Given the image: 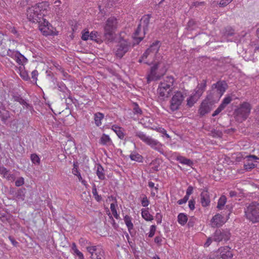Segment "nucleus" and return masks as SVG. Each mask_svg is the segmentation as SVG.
<instances>
[{
  "label": "nucleus",
  "mask_w": 259,
  "mask_h": 259,
  "mask_svg": "<svg viewBox=\"0 0 259 259\" xmlns=\"http://www.w3.org/2000/svg\"><path fill=\"white\" fill-rule=\"evenodd\" d=\"M0 174L3 175V177L8 180L14 181L15 176L13 174H11L9 171L4 166L0 167Z\"/></svg>",
  "instance_id": "4be33fe9"
},
{
  "label": "nucleus",
  "mask_w": 259,
  "mask_h": 259,
  "mask_svg": "<svg viewBox=\"0 0 259 259\" xmlns=\"http://www.w3.org/2000/svg\"><path fill=\"white\" fill-rule=\"evenodd\" d=\"M135 135L139 138L143 142L150 146L152 149L158 151L161 154L164 153L162 145L157 140L152 139L149 136H147L143 132L141 131L136 132Z\"/></svg>",
  "instance_id": "20e7f679"
},
{
  "label": "nucleus",
  "mask_w": 259,
  "mask_h": 259,
  "mask_svg": "<svg viewBox=\"0 0 259 259\" xmlns=\"http://www.w3.org/2000/svg\"><path fill=\"white\" fill-rule=\"evenodd\" d=\"M20 75L21 77L25 80H27L29 78L27 73L25 72H21Z\"/></svg>",
  "instance_id": "774afa93"
},
{
  "label": "nucleus",
  "mask_w": 259,
  "mask_h": 259,
  "mask_svg": "<svg viewBox=\"0 0 259 259\" xmlns=\"http://www.w3.org/2000/svg\"><path fill=\"white\" fill-rule=\"evenodd\" d=\"M141 203L143 206L146 207L149 204V201L147 199V197L146 196H145L143 198L141 201Z\"/></svg>",
  "instance_id": "5fc2aeb1"
},
{
  "label": "nucleus",
  "mask_w": 259,
  "mask_h": 259,
  "mask_svg": "<svg viewBox=\"0 0 259 259\" xmlns=\"http://www.w3.org/2000/svg\"><path fill=\"white\" fill-rule=\"evenodd\" d=\"M30 159L33 164L38 165L40 163V159L36 154H32L30 156Z\"/></svg>",
  "instance_id": "e433bc0d"
},
{
  "label": "nucleus",
  "mask_w": 259,
  "mask_h": 259,
  "mask_svg": "<svg viewBox=\"0 0 259 259\" xmlns=\"http://www.w3.org/2000/svg\"><path fill=\"white\" fill-rule=\"evenodd\" d=\"M124 221L129 231L133 229L134 226L132 222V219L130 216L125 215L124 218Z\"/></svg>",
  "instance_id": "c9c22d12"
},
{
  "label": "nucleus",
  "mask_w": 259,
  "mask_h": 259,
  "mask_svg": "<svg viewBox=\"0 0 259 259\" xmlns=\"http://www.w3.org/2000/svg\"><path fill=\"white\" fill-rule=\"evenodd\" d=\"M206 86V80H203L201 83L198 84L193 94L194 95L196 98L199 99L205 90Z\"/></svg>",
  "instance_id": "dca6fc26"
},
{
  "label": "nucleus",
  "mask_w": 259,
  "mask_h": 259,
  "mask_svg": "<svg viewBox=\"0 0 259 259\" xmlns=\"http://www.w3.org/2000/svg\"><path fill=\"white\" fill-rule=\"evenodd\" d=\"M9 239L14 246H16L18 245V242H17L12 236H9Z\"/></svg>",
  "instance_id": "69168bd1"
},
{
  "label": "nucleus",
  "mask_w": 259,
  "mask_h": 259,
  "mask_svg": "<svg viewBox=\"0 0 259 259\" xmlns=\"http://www.w3.org/2000/svg\"><path fill=\"white\" fill-rule=\"evenodd\" d=\"M38 74V73L36 70H34L32 71L31 72V77L33 79V80L34 81H35V82H36V80H37V77Z\"/></svg>",
  "instance_id": "13d9d810"
},
{
  "label": "nucleus",
  "mask_w": 259,
  "mask_h": 259,
  "mask_svg": "<svg viewBox=\"0 0 259 259\" xmlns=\"http://www.w3.org/2000/svg\"><path fill=\"white\" fill-rule=\"evenodd\" d=\"M92 193H93V196H94L95 199L98 202H100L101 200V199H102V197H101V196L100 195H98V192H97V188H96V186L95 185V184L93 185V189H92Z\"/></svg>",
  "instance_id": "58836bf2"
},
{
  "label": "nucleus",
  "mask_w": 259,
  "mask_h": 259,
  "mask_svg": "<svg viewBox=\"0 0 259 259\" xmlns=\"http://www.w3.org/2000/svg\"><path fill=\"white\" fill-rule=\"evenodd\" d=\"M177 160L181 163L186 164L188 165H190L192 164V162L191 160L189 159H187L183 156L178 157Z\"/></svg>",
  "instance_id": "a19ab883"
},
{
  "label": "nucleus",
  "mask_w": 259,
  "mask_h": 259,
  "mask_svg": "<svg viewBox=\"0 0 259 259\" xmlns=\"http://www.w3.org/2000/svg\"><path fill=\"white\" fill-rule=\"evenodd\" d=\"M19 52L17 51L9 49L8 51H7V52L0 51V54L2 56H6L7 55L15 60L17 55L18 54Z\"/></svg>",
  "instance_id": "bb28decb"
},
{
  "label": "nucleus",
  "mask_w": 259,
  "mask_h": 259,
  "mask_svg": "<svg viewBox=\"0 0 259 259\" xmlns=\"http://www.w3.org/2000/svg\"><path fill=\"white\" fill-rule=\"evenodd\" d=\"M226 200L227 199L226 196L224 195L222 196L218 201L217 207L219 209H222V208L225 205Z\"/></svg>",
  "instance_id": "ea45409f"
},
{
  "label": "nucleus",
  "mask_w": 259,
  "mask_h": 259,
  "mask_svg": "<svg viewBox=\"0 0 259 259\" xmlns=\"http://www.w3.org/2000/svg\"><path fill=\"white\" fill-rule=\"evenodd\" d=\"M251 109V105L248 102H243L240 104L235 111L237 120L240 121L245 120L249 116Z\"/></svg>",
  "instance_id": "39448f33"
},
{
  "label": "nucleus",
  "mask_w": 259,
  "mask_h": 259,
  "mask_svg": "<svg viewBox=\"0 0 259 259\" xmlns=\"http://www.w3.org/2000/svg\"><path fill=\"white\" fill-rule=\"evenodd\" d=\"M25 189H20L15 193V196L18 200L23 201L25 197Z\"/></svg>",
  "instance_id": "cd10ccee"
},
{
  "label": "nucleus",
  "mask_w": 259,
  "mask_h": 259,
  "mask_svg": "<svg viewBox=\"0 0 259 259\" xmlns=\"http://www.w3.org/2000/svg\"><path fill=\"white\" fill-rule=\"evenodd\" d=\"M99 33L97 31H92L90 34V39L94 40L98 43L101 42V39L99 37Z\"/></svg>",
  "instance_id": "473e14b6"
},
{
  "label": "nucleus",
  "mask_w": 259,
  "mask_h": 259,
  "mask_svg": "<svg viewBox=\"0 0 259 259\" xmlns=\"http://www.w3.org/2000/svg\"><path fill=\"white\" fill-rule=\"evenodd\" d=\"M15 60L17 63L21 65H23L27 61V59L20 52L17 55Z\"/></svg>",
  "instance_id": "7c9ffc66"
},
{
  "label": "nucleus",
  "mask_w": 259,
  "mask_h": 259,
  "mask_svg": "<svg viewBox=\"0 0 259 259\" xmlns=\"http://www.w3.org/2000/svg\"><path fill=\"white\" fill-rule=\"evenodd\" d=\"M246 218L252 223L259 222V203L252 202L244 208Z\"/></svg>",
  "instance_id": "7ed1b4c3"
},
{
  "label": "nucleus",
  "mask_w": 259,
  "mask_h": 259,
  "mask_svg": "<svg viewBox=\"0 0 259 259\" xmlns=\"http://www.w3.org/2000/svg\"><path fill=\"white\" fill-rule=\"evenodd\" d=\"M117 21L114 17L109 18L106 21L104 28V37L108 42L112 41L114 38V33L117 28Z\"/></svg>",
  "instance_id": "f03ea898"
},
{
  "label": "nucleus",
  "mask_w": 259,
  "mask_h": 259,
  "mask_svg": "<svg viewBox=\"0 0 259 259\" xmlns=\"http://www.w3.org/2000/svg\"><path fill=\"white\" fill-rule=\"evenodd\" d=\"M195 201L194 199H191L189 201V207L191 210H193L195 209Z\"/></svg>",
  "instance_id": "6e6d98bb"
},
{
  "label": "nucleus",
  "mask_w": 259,
  "mask_h": 259,
  "mask_svg": "<svg viewBox=\"0 0 259 259\" xmlns=\"http://www.w3.org/2000/svg\"><path fill=\"white\" fill-rule=\"evenodd\" d=\"M90 38V34L88 31L82 34L81 39L83 40H87Z\"/></svg>",
  "instance_id": "e2e57ef3"
},
{
  "label": "nucleus",
  "mask_w": 259,
  "mask_h": 259,
  "mask_svg": "<svg viewBox=\"0 0 259 259\" xmlns=\"http://www.w3.org/2000/svg\"><path fill=\"white\" fill-rule=\"evenodd\" d=\"M0 117L3 122L5 123L10 118V113L8 111L5 110L0 111Z\"/></svg>",
  "instance_id": "2f4dec72"
},
{
  "label": "nucleus",
  "mask_w": 259,
  "mask_h": 259,
  "mask_svg": "<svg viewBox=\"0 0 259 259\" xmlns=\"http://www.w3.org/2000/svg\"><path fill=\"white\" fill-rule=\"evenodd\" d=\"M160 48L159 41H156L153 42L150 47L147 49L146 52L142 56V59L147 58L148 57H152L155 61V58L158 55L159 49Z\"/></svg>",
  "instance_id": "6e6552de"
},
{
  "label": "nucleus",
  "mask_w": 259,
  "mask_h": 259,
  "mask_svg": "<svg viewBox=\"0 0 259 259\" xmlns=\"http://www.w3.org/2000/svg\"><path fill=\"white\" fill-rule=\"evenodd\" d=\"M141 26H140V25H138V27H137L136 30L135 31V33L133 35V39H134V44L133 46H134L135 45L139 44L143 39L144 38V35H141L140 33L141 32Z\"/></svg>",
  "instance_id": "6ab92c4d"
},
{
  "label": "nucleus",
  "mask_w": 259,
  "mask_h": 259,
  "mask_svg": "<svg viewBox=\"0 0 259 259\" xmlns=\"http://www.w3.org/2000/svg\"><path fill=\"white\" fill-rule=\"evenodd\" d=\"M134 112L136 114H141L142 113V110L138 105V104H136L135 105L134 108Z\"/></svg>",
  "instance_id": "bf43d9fd"
},
{
  "label": "nucleus",
  "mask_w": 259,
  "mask_h": 259,
  "mask_svg": "<svg viewBox=\"0 0 259 259\" xmlns=\"http://www.w3.org/2000/svg\"><path fill=\"white\" fill-rule=\"evenodd\" d=\"M228 85L224 81H219L212 85V88L217 89L221 96H222L227 89Z\"/></svg>",
  "instance_id": "f3484780"
},
{
  "label": "nucleus",
  "mask_w": 259,
  "mask_h": 259,
  "mask_svg": "<svg viewBox=\"0 0 259 259\" xmlns=\"http://www.w3.org/2000/svg\"><path fill=\"white\" fill-rule=\"evenodd\" d=\"M193 188L190 186L188 187L186 191V194L185 196H187V197L189 198V196L193 193Z\"/></svg>",
  "instance_id": "052dcab7"
},
{
  "label": "nucleus",
  "mask_w": 259,
  "mask_h": 259,
  "mask_svg": "<svg viewBox=\"0 0 259 259\" xmlns=\"http://www.w3.org/2000/svg\"><path fill=\"white\" fill-rule=\"evenodd\" d=\"M74 253L78 256L79 259H83L84 256L83 254L78 249L74 252Z\"/></svg>",
  "instance_id": "338daca9"
},
{
  "label": "nucleus",
  "mask_w": 259,
  "mask_h": 259,
  "mask_svg": "<svg viewBox=\"0 0 259 259\" xmlns=\"http://www.w3.org/2000/svg\"><path fill=\"white\" fill-rule=\"evenodd\" d=\"M200 202L203 207H206L210 204V197L207 191H203L201 192L200 194Z\"/></svg>",
  "instance_id": "a211bd4d"
},
{
  "label": "nucleus",
  "mask_w": 259,
  "mask_h": 259,
  "mask_svg": "<svg viewBox=\"0 0 259 259\" xmlns=\"http://www.w3.org/2000/svg\"><path fill=\"white\" fill-rule=\"evenodd\" d=\"M142 216L143 219L147 221H150L153 219V216L150 214L149 211L147 209H143L142 210Z\"/></svg>",
  "instance_id": "f704fd0d"
},
{
  "label": "nucleus",
  "mask_w": 259,
  "mask_h": 259,
  "mask_svg": "<svg viewBox=\"0 0 259 259\" xmlns=\"http://www.w3.org/2000/svg\"><path fill=\"white\" fill-rule=\"evenodd\" d=\"M185 96L181 91H177L174 93L170 101L169 109L172 112L178 110L181 106Z\"/></svg>",
  "instance_id": "423d86ee"
},
{
  "label": "nucleus",
  "mask_w": 259,
  "mask_h": 259,
  "mask_svg": "<svg viewBox=\"0 0 259 259\" xmlns=\"http://www.w3.org/2000/svg\"><path fill=\"white\" fill-rule=\"evenodd\" d=\"M95 123L97 126H100L102 124V120L104 117V115L100 112H97L94 114Z\"/></svg>",
  "instance_id": "a878e982"
},
{
  "label": "nucleus",
  "mask_w": 259,
  "mask_h": 259,
  "mask_svg": "<svg viewBox=\"0 0 259 259\" xmlns=\"http://www.w3.org/2000/svg\"><path fill=\"white\" fill-rule=\"evenodd\" d=\"M225 108L221 106V105L218 107V108L214 111L212 114V116H215L219 114L222 110H223Z\"/></svg>",
  "instance_id": "603ef678"
},
{
  "label": "nucleus",
  "mask_w": 259,
  "mask_h": 259,
  "mask_svg": "<svg viewBox=\"0 0 259 259\" xmlns=\"http://www.w3.org/2000/svg\"><path fill=\"white\" fill-rule=\"evenodd\" d=\"M24 184V179L23 177L19 178L15 182V185L17 187L22 186Z\"/></svg>",
  "instance_id": "8fccbe9b"
},
{
  "label": "nucleus",
  "mask_w": 259,
  "mask_h": 259,
  "mask_svg": "<svg viewBox=\"0 0 259 259\" xmlns=\"http://www.w3.org/2000/svg\"><path fill=\"white\" fill-rule=\"evenodd\" d=\"M131 48V44L126 40H120L114 49L115 56L118 58H121Z\"/></svg>",
  "instance_id": "0eeeda50"
},
{
  "label": "nucleus",
  "mask_w": 259,
  "mask_h": 259,
  "mask_svg": "<svg viewBox=\"0 0 259 259\" xmlns=\"http://www.w3.org/2000/svg\"><path fill=\"white\" fill-rule=\"evenodd\" d=\"M72 172L73 175L76 176L79 180H81V176L78 170V166L75 163L73 164V168L72 169Z\"/></svg>",
  "instance_id": "79ce46f5"
},
{
  "label": "nucleus",
  "mask_w": 259,
  "mask_h": 259,
  "mask_svg": "<svg viewBox=\"0 0 259 259\" xmlns=\"http://www.w3.org/2000/svg\"><path fill=\"white\" fill-rule=\"evenodd\" d=\"M254 166V164H253L252 162H250V161H249L247 163H245L244 165V169L247 171H249L251 169L253 168Z\"/></svg>",
  "instance_id": "de8ad7c7"
},
{
  "label": "nucleus",
  "mask_w": 259,
  "mask_h": 259,
  "mask_svg": "<svg viewBox=\"0 0 259 259\" xmlns=\"http://www.w3.org/2000/svg\"><path fill=\"white\" fill-rule=\"evenodd\" d=\"M117 204L116 203H112L110 204V209H111V210L112 211V213L113 214V215H114V217L116 218V219H118V217H119V215L117 213V210H116V207L117 206Z\"/></svg>",
  "instance_id": "37998d69"
},
{
  "label": "nucleus",
  "mask_w": 259,
  "mask_h": 259,
  "mask_svg": "<svg viewBox=\"0 0 259 259\" xmlns=\"http://www.w3.org/2000/svg\"><path fill=\"white\" fill-rule=\"evenodd\" d=\"M213 240L215 242H226L230 238V233L227 230H217L212 235Z\"/></svg>",
  "instance_id": "1a4fd4ad"
},
{
  "label": "nucleus",
  "mask_w": 259,
  "mask_h": 259,
  "mask_svg": "<svg viewBox=\"0 0 259 259\" xmlns=\"http://www.w3.org/2000/svg\"><path fill=\"white\" fill-rule=\"evenodd\" d=\"M159 64V62L156 63L151 68L150 72L147 76L148 82L152 80H157L160 78V76L157 74L156 72Z\"/></svg>",
  "instance_id": "2eb2a0df"
},
{
  "label": "nucleus",
  "mask_w": 259,
  "mask_h": 259,
  "mask_svg": "<svg viewBox=\"0 0 259 259\" xmlns=\"http://www.w3.org/2000/svg\"><path fill=\"white\" fill-rule=\"evenodd\" d=\"M242 56L246 61H250L254 59L252 52L251 50H243Z\"/></svg>",
  "instance_id": "c756f323"
},
{
  "label": "nucleus",
  "mask_w": 259,
  "mask_h": 259,
  "mask_svg": "<svg viewBox=\"0 0 259 259\" xmlns=\"http://www.w3.org/2000/svg\"><path fill=\"white\" fill-rule=\"evenodd\" d=\"M198 100L194 95H192L187 99V105L189 107H192L195 103Z\"/></svg>",
  "instance_id": "4c0bfd02"
},
{
  "label": "nucleus",
  "mask_w": 259,
  "mask_h": 259,
  "mask_svg": "<svg viewBox=\"0 0 259 259\" xmlns=\"http://www.w3.org/2000/svg\"><path fill=\"white\" fill-rule=\"evenodd\" d=\"M212 136L214 137L221 138L223 136V133L221 131L217 130H213L211 131Z\"/></svg>",
  "instance_id": "09e8293b"
},
{
  "label": "nucleus",
  "mask_w": 259,
  "mask_h": 259,
  "mask_svg": "<svg viewBox=\"0 0 259 259\" xmlns=\"http://www.w3.org/2000/svg\"><path fill=\"white\" fill-rule=\"evenodd\" d=\"M178 221L181 225H185L188 221L187 215L183 213H180L178 216Z\"/></svg>",
  "instance_id": "72a5a7b5"
},
{
  "label": "nucleus",
  "mask_w": 259,
  "mask_h": 259,
  "mask_svg": "<svg viewBox=\"0 0 259 259\" xmlns=\"http://www.w3.org/2000/svg\"><path fill=\"white\" fill-rule=\"evenodd\" d=\"M13 99L15 101L20 103V104H21V105H24L26 106H28V104L27 103V102L20 96H14Z\"/></svg>",
  "instance_id": "a18cd8bd"
},
{
  "label": "nucleus",
  "mask_w": 259,
  "mask_h": 259,
  "mask_svg": "<svg viewBox=\"0 0 259 259\" xmlns=\"http://www.w3.org/2000/svg\"><path fill=\"white\" fill-rule=\"evenodd\" d=\"M40 21L38 23L39 30L41 32L46 36L52 35L53 31L51 24L44 18Z\"/></svg>",
  "instance_id": "9b49d317"
},
{
  "label": "nucleus",
  "mask_w": 259,
  "mask_h": 259,
  "mask_svg": "<svg viewBox=\"0 0 259 259\" xmlns=\"http://www.w3.org/2000/svg\"><path fill=\"white\" fill-rule=\"evenodd\" d=\"M49 6V3L44 2L29 8L27 10V16L29 21L33 23L40 22L47 14Z\"/></svg>",
  "instance_id": "f257e3e1"
},
{
  "label": "nucleus",
  "mask_w": 259,
  "mask_h": 259,
  "mask_svg": "<svg viewBox=\"0 0 259 259\" xmlns=\"http://www.w3.org/2000/svg\"><path fill=\"white\" fill-rule=\"evenodd\" d=\"M111 129L116 133L118 137L122 140L124 138V134L123 133V130L116 125H113Z\"/></svg>",
  "instance_id": "393cba45"
},
{
  "label": "nucleus",
  "mask_w": 259,
  "mask_h": 259,
  "mask_svg": "<svg viewBox=\"0 0 259 259\" xmlns=\"http://www.w3.org/2000/svg\"><path fill=\"white\" fill-rule=\"evenodd\" d=\"M174 82L175 79L172 76H167L165 77L162 81L160 82V83H163L165 87H168L173 89Z\"/></svg>",
  "instance_id": "b1692460"
},
{
  "label": "nucleus",
  "mask_w": 259,
  "mask_h": 259,
  "mask_svg": "<svg viewBox=\"0 0 259 259\" xmlns=\"http://www.w3.org/2000/svg\"><path fill=\"white\" fill-rule=\"evenodd\" d=\"M211 110V108L207 102H202L199 109V113L201 116L209 113Z\"/></svg>",
  "instance_id": "412c9836"
},
{
  "label": "nucleus",
  "mask_w": 259,
  "mask_h": 259,
  "mask_svg": "<svg viewBox=\"0 0 259 259\" xmlns=\"http://www.w3.org/2000/svg\"><path fill=\"white\" fill-rule=\"evenodd\" d=\"M96 174L100 180H103L105 179L104 169L100 164H98L97 166Z\"/></svg>",
  "instance_id": "c85d7f7f"
},
{
  "label": "nucleus",
  "mask_w": 259,
  "mask_h": 259,
  "mask_svg": "<svg viewBox=\"0 0 259 259\" xmlns=\"http://www.w3.org/2000/svg\"><path fill=\"white\" fill-rule=\"evenodd\" d=\"M188 199L189 198L187 197V196H185L183 199H180L178 201V203L180 205L186 203Z\"/></svg>",
  "instance_id": "680f3d73"
},
{
  "label": "nucleus",
  "mask_w": 259,
  "mask_h": 259,
  "mask_svg": "<svg viewBox=\"0 0 259 259\" xmlns=\"http://www.w3.org/2000/svg\"><path fill=\"white\" fill-rule=\"evenodd\" d=\"M156 231V226L155 225H152L150 227V232L148 234V237L152 238L155 234Z\"/></svg>",
  "instance_id": "3c124183"
},
{
  "label": "nucleus",
  "mask_w": 259,
  "mask_h": 259,
  "mask_svg": "<svg viewBox=\"0 0 259 259\" xmlns=\"http://www.w3.org/2000/svg\"><path fill=\"white\" fill-rule=\"evenodd\" d=\"M87 250L91 254V259H102L104 256V251L99 246H88Z\"/></svg>",
  "instance_id": "9d476101"
},
{
  "label": "nucleus",
  "mask_w": 259,
  "mask_h": 259,
  "mask_svg": "<svg viewBox=\"0 0 259 259\" xmlns=\"http://www.w3.org/2000/svg\"><path fill=\"white\" fill-rule=\"evenodd\" d=\"M225 223L224 217L220 213L216 214L211 220V225L213 228L220 227Z\"/></svg>",
  "instance_id": "ddd939ff"
},
{
  "label": "nucleus",
  "mask_w": 259,
  "mask_h": 259,
  "mask_svg": "<svg viewBox=\"0 0 259 259\" xmlns=\"http://www.w3.org/2000/svg\"><path fill=\"white\" fill-rule=\"evenodd\" d=\"M162 238L161 237L156 236L154 239V242L157 243L159 246L161 245L162 242Z\"/></svg>",
  "instance_id": "0e129e2a"
},
{
  "label": "nucleus",
  "mask_w": 259,
  "mask_h": 259,
  "mask_svg": "<svg viewBox=\"0 0 259 259\" xmlns=\"http://www.w3.org/2000/svg\"><path fill=\"white\" fill-rule=\"evenodd\" d=\"M232 100V98L231 96H228L226 97L222 101V103L220 104L221 106L225 108L227 105H228Z\"/></svg>",
  "instance_id": "c03bdc74"
},
{
  "label": "nucleus",
  "mask_w": 259,
  "mask_h": 259,
  "mask_svg": "<svg viewBox=\"0 0 259 259\" xmlns=\"http://www.w3.org/2000/svg\"><path fill=\"white\" fill-rule=\"evenodd\" d=\"M172 90V89L168 87H165L164 84L160 83L157 89V92L159 97L161 98L162 99L164 100L165 98L169 97Z\"/></svg>",
  "instance_id": "f8f14e48"
},
{
  "label": "nucleus",
  "mask_w": 259,
  "mask_h": 259,
  "mask_svg": "<svg viewBox=\"0 0 259 259\" xmlns=\"http://www.w3.org/2000/svg\"><path fill=\"white\" fill-rule=\"evenodd\" d=\"M99 143L101 145L106 146H110L113 145L112 141L109 136L105 134H103L101 136Z\"/></svg>",
  "instance_id": "5701e85b"
},
{
  "label": "nucleus",
  "mask_w": 259,
  "mask_h": 259,
  "mask_svg": "<svg viewBox=\"0 0 259 259\" xmlns=\"http://www.w3.org/2000/svg\"><path fill=\"white\" fill-rule=\"evenodd\" d=\"M232 0H221L219 5L221 7H224L229 4Z\"/></svg>",
  "instance_id": "864d4df0"
},
{
  "label": "nucleus",
  "mask_w": 259,
  "mask_h": 259,
  "mask_svg": "<svg viewBox=\"0 0 259 259\" xmlns=\"http://www.w3.org/2000/svg\"><path fill=\"white\" fill-rule=\"evenodd\" d=\"M150 18L151 15H145L142 17L140 20V23L139 25L140 26L143 27L144 33L148 30Z\"/></svg>",
  "instance_id": "aec40b11"
},
{
  "label": "nucleus",
  "mask_w": 259,
  "mask_h": 259,
  "mask_svg": "<svg viewBox=\"0 0 259 259\" xmlns=\"http://www.w3.org/2000/svg\"><path fill=\"white\" fill-rule=\"evenodd\" d=\"M130 157L132 160L141 161L142 160V156L139 154H131Z\"/></svg>",
  "instance_id": "49530a36"
},
{
  "label": "nucleus",
  "mask_w": 259,
  "mask_h": 259,
  "mask_svg": "<svg viewBox=\"0 0 259 259\" xmlns=\"http://www.w3.org/2000/svg\"><path fill=\"white\" fill-rule=\"evenodd\" d=\"M220 257L222 259H231L233 253L230 248L228 246L222 247L219 249Z\"/></svg>",
  "instance_id": "4468645a"
},
{
  "label": "nucleus",
  "mask_w": 259,
  "mask_h": 259,
  "mask_svg": "<svg viewBox=\"0 0 259 259\" xmlns=\"http://www.w3.org/2000/svg\"><path fill=\"white\" fill-rule=\"evenodd\" d=\"M212 241H213V237L212 236L208 237L207 239V240H206V242L204 243V246L205 247H208L211 244V243H212Z\"/></svg>",
  "instance_id": "4d7b16f0"
}]
</instances>
